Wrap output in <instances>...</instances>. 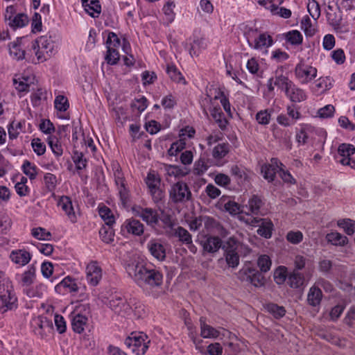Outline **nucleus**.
<instances>
[{
    "mask_svg": "<svg viewBox=\"0 0 355 355\" xmlns=\"http://www.w3.org/2000/svg\"><path fill=\"white\" fill-rule=\"evenodd\" d=\"M125 270L135 282L148 292L162 285L163 275L154 268L132 261L126 266Z\"/></svg>",
    "mask_w": 355,
    "mask_h": 355,
    "instance_id": "1",
    "label": "nucleus"
},
{
    "mask_svg": "<svg viewBox=\"0 0 355 355\" xmlns=\"http://www.w3.org/2000/svg\"><path fill=\"white\" fill-rule=\"evenodd\" d=\"M57 45L50 36L43 35L32 43V49L39 62H43L53 54Z\"/></svg>",
    "mask_w": 355,
    "mask_h": 355,
    "instance_id": "2",
    "label": "nucleus"
},
{
    "mask_svg": "<svg viewBox=\"0 0 355 355\" xmlns=\"http://www.w3.org/2000/svg\"><path fill=\"white\" fill-rule=\"evenodd\" d=\"M244 35L250 47L256 50H262L272 46L273 40L266 33H259L257 28H247Z\"/></svg>",
    "mask_w": 355,
    "mask_h": 355,
    "instance_id": "3",
    "label": "nucleus"
},
{
    "mask_svg": "<svg viewBox=\"0 0 355 355\" xmlns=\"http://www.w3.org/2000/svg\"><path fill=\"white\" fill-rule=\"evenodd\" d=\"M200 105L206 116H208L207 110H209L211 116L221 129H224L226 127L227 121L224 117L220 107L214 105L213 98L207 95L201 101Z\"/></svg>",
    "mask_w": 355,
    "mask_h": 355,
    "instance_id": "4",
    "label": "nucleus"
},
{
    "mask_svg": "<svg viewBox=\"0 0 355 355\" xmlns=\"http://www.w3.org/2000/svg\"><path fill=\"white\" fill-rule=\"evenodd\" d=\"M150 340L142 332L132 333L125 340V345L136 355H144L148 348Z\"/></svg>",
    "mask_w": 355,
    "mask_h": 355,
    "instance_id": "5",
    "label": "nucleus"
},
{
    "mask_svg": "<svg viewBox=\"0 0 355 355\" xmlns=\"http://www.w3.org/2000/svg\"><path fill=\"white\" fill-rule=\"evenodd\" d=\"M238 277L241 281L249 282L255 287H261L266 284V278L254 268H242L238 272Z\"/></svg>",
    "mask_w": 355,
    "mask_h": 355,
    "instance_id": "6",
    "label": "nucleus"
},
{
    "mask_svg": "<svg viewBox=\"0 0 355 355\" xmlns=\"http://www.w3.org/2000/svg\"><path fill=\"white\" fill-rule=\"evenodd\" d=\"M318 70L315 67L304 62L296 64L295 76L300 84L306 85L311 83L317 76Z\"/></svg>",
    "mask_w": 355,
    "mask_h": 355,
    "instance_id": "7",
    "label": "nucleus"
},
{
    "mask_svg": "<svg viewBox=\"0 0 355 355\" xmlns=\"http://www.w3.org/2000/svg\"><path fill=\"white\" fill-rule=\"evenodd\" d=\"M245 222L253 227H259L257 234L266 239H269L272 236L273 224L270 219L259 217H248Z\"/></svg>",
    "mask_w": 355,
    "mask_h": 355,
    "instance_id": "8",
    "label": "nucleus"
},
{
    "mask_svg": "<svg viewBox=\"0 0 355 355\" xmlns=\"http://www.w3.org/2000/svg\"><path fill=\"white\" fill-rule=\"evenodd\" d=\"M191 193L187 184L183 182L173 184L169 191V198L174 203L184 202L190 200Z\"/></svg>",
    "mask_w": 355,
    "mask_h": 355,
    "instance_id": "9",
    "label": "nucleus"
},
{
    "mask_svg": "<svg viewBox=\"0 0 355 355\" xmlns=\"http://www.w3.org/2000/svg\"><path fill=\"white\" fill-rule=\"evenodd\" d=\"M355 153V147L350 144H341L338 148V155L336 157L337 162L343 166H349L355 168V160L351 156Z\"/></svg>",
    "mask_w": 355,
    "mask_h": 355,
    "instance_id": "10",
    "label": "nucleus"
},
{
    "mask_svg": "<svg viewBox=\"0 0 355 355\" xmlns=\"http://www.w3.org/2000/svg\"><path fill=\"white\" fill-rule=\"evenodd\" d=\"M110 308L118 315L126 317L131 313V307L127 300L120 295H114L109 301Z\"/></svg>",
    "mask_w": 355,
    "mask_h": 355,
    "instance_id": "11",
    "label": "nucleus"
},
{
    "mask_svg": "<svg viewBox=\"0 0 355 355\" xmlns=\"http://www.w3.org/2000/svg\"><path fill=\"white\" fill-rule=\"evenodd\" d=\"M121 231L123 235L141 236L144 234V226L139 220L131 218L122 224Z\"/></svg>",
    "mask_w": 355,
    "mask_h": 355,
    "instance_id": "12",
    "label": "nucleus"
},
{
    "mask_svg": "<svg viewBox=\"0 0 355 355\" xmlns=\"http://www.w3.org/2000/svg\"><path fill=\"white\" fill-rule=\"evenodd\" d=\"M87 282L92 286H97L102 279V269L96 261L90 262L86 268Z\"/></svg>",
    "mask_w": 355,
    "mask_h": 355,
    "instance_id": "13",
    "label": "nucleus"
},
{
    "mask_svg": "<svg viewBox=\"0 0 355 355\" xmlns=\"http://www.w3.org/2000/svg\"><path fill=\"white\" fill-rule=\"evenodd\" d=\"M283 164L277 158H272L270 163L264 164L261 167V173L266 180L272 182L275 180L276 173L279 172Z\"/></svg>",
    "mask_w": 355,
    "mask_h": 355,
    "instance_id": "14",
    "label": "nucleus"
},
{
    "mask_svg": "<svg viewBox=\"0 0 355 355\" xmlns=\"http://www.w3.org/2000/svg\"><path fill=\"white\" fill-rule=\"evenodd\" d=\"M136 215L140 217L150 227H154L159 223V214L155 209L152 208L139 207V209L136 212Z\"/></svg>",
    "mask_w": 355,
    "mask_h": 355,
    "instance_id": "15",
    "label": "nucleus"
},
{
    "mask_svg": "<svg viewBox=\"0 0 355 355\" xmlns=\"http://www.w3.org/2000/svg\"><path fill=\"white\" fill-rule=\"evenodd\" d=\"M147 248L150 254L158 261H163L166 258V249L160 240L150 239L147 243Z\"/></svg>",
    "mask_w": 355,
    "mask_h": 355,
    "instance_id": "16",
    "label": "nucleus"
},
{
    "mask_svg": "<svg viewBox=\"0 0 355 355\" xmlns=\"http://www.w3.org/2000/svg\"><path fill=\"white\" fill-rule=\"evenodd\" d=\"M17 299L13 291L0 295V313L17 307Z\"/></svg>",
    "mask_w": 355,
    "mask_h": 355,
    "instance_id": "17",
    "label": "nucleus"
},
{
    "mask_svg": "<svg viewBox=\"0 0 355 355\" xmlns=\"http://www.w3.org/2000/svg\"><path fill=\"white\" fill-rule=\"evenodd\" d=\"M71 327L73 331L81 334L84 331L88 318L85 315L78 313L77 311L71 314Z\"/></svg>",
    "mask_w": 355,
    "mask_h": 355,
    "instance_id": "18",
    "label": "nucleus"
},
{
    "mask_svg": "<svg viewBox=\"0 0 355 355\" xmlns=\"http://www.w3.org/2000/svg\"><path fill=\"white\" fill-rule=\"evenodd\" d=\"M54 107L57 110V115L62 119H69V114L66 111L69 107V103L66 96L58 95L54 100Z\"/></svg>",
    "mask_w": 355,
    "mask_h": 355,
    "instance_id": "19",
    "label": "nucleus"
},
{
    "mask_svg": "<svg viewBox=\"0 0 355 355\" xmlns=\"http://www.w3.org/2000/svg\"><path fill=\"white\" fill-rule=\"evenodd\" d=\"M263 205V202L262 199L257 195H253L249 198L248 203L244 207L245 209V212L248 216L258 215L260 214V210Z\"/></svg>",
    "mask_w": 355,
    "mask_h": 355,
    "instance_id": "20",
    "label": "nucleus"
},
{
    "mask_svg": "<svg viewBox=\"0 0 355 355\" xmlns=\"http://www.w3.org/2000/svg\"><path fill=\"white\" fill-rule=\"evenodd\" d=\"M58 205L64 211L71 223H74L77 221V216L74 211L72 202L68 196H62L58 202Z\"/></svg>",
    "mask_w": 355,
    "mask_h": 355,
    "instance_id": "21",
    "label": "nucleus"
},
{
    "mask_svg": "<svg viewBox=\"0 0 355 355\" xmlns=\"http://www.w3.org/2000/svg\"><path fill=\"white\" fill-rule=\"evenodd\" d=\"M286 95L294 103H300L306 99V92L301 88L297 87L293 83H291L286 90Z\"/></svg>",
    "mask_w": 355,
    "mask_h": 355,
    "instance_id": "22",
    "label": "nucleus"
},
{
    "mask_svg": "<svg viewBox=\"0 0 355 355\" xmlns=\"http://www.w3.org/2000/svg\"><path fill=\"white\" fill-rule=\"evenodd\" d=\"M200 336L204 338H217L220 335V331L206 323V318L201 317L200 318Z\"/></svg>",
    "mask_w": 355,
    "mask_h": 355,
    "instance_id": "23",
    "label": "nucleus"
},
{
    "mask_svg": "<svg viewBox=\"0 0 355 355\" xmlns=\"http://www.w3.org/2000/svg\"><path fill=\"white\" fill-rule=\"evenodd\" d=\"M10 258L16 264L23 266L31 261V255L25 250H17L11 252Z\"/></svg>",
    "mask_w": 355,
    "mask_h": 355,
    "instance_id": "24",
    "label": "nucleus"
},
{
    "mask_svg": "<svg viewBox=\"0 0 355 355\" xmlns=\"http://www.w3.org/2000/svg\"><path fill=\"white\" fill-rule=\"evenodd\" d=\"M21 39H17L16 42H11L8 45L9 54L10 57L17 61L25 59L26 52L21 45Z\"/></svg>",
    "mask_w": 355,
    "mask_h": 355,
    "instance_id": "25",
    "label": "nucleus"
},
{
    "mask_svg": "<svg viewBox=\"0 0 355 355\" xmlns=\"http://www.w3.org/2000/svg\"><path fill=\"white\" fill-rule=\"evenodd\" d=\"M203 250L209 253L217 252L221 247L222 241L218 236H209L201 241Z\"/></svg>",
    "mask_w": 355,
    "mask_h": 355,
    "instance_id": "26",
    "label": "nucleus"
},
{
    "mask_svg": "<svg viewBox=\"0 0 355 355\" xmlns=\"http://www.w3.org/2000/svg\"><path fill=\"white\" fill-rule=\"evenodd\" d=\"M82 5L91 17H98L101 12V6L98 0H82Z\"/></svg>",
    "mask_w": 355,
    "mask_h": 355,
    "instance_id": "27",
    "label": "nucleus"
},
{
    "mask_svg": "<svg viewBox=\"0 0 355 355\" xmlns=\"http://www.w3.org/2000/svg\"><path fill=\"white\" fill-rule=\"evenodd\" d=\"M216 223L214 218L209 216L196 217L190 221L189 228L192 231H196L199 230L202 223L205 224L206 227H209V226H214Z\"/></svg>",
    "mask_w": 355,
    "mask_h": 355,
    "instance_id": "28",
    "label": "nucleus"
},
{
    "mask_svg": "<svg viewBox=\"0 0 355 355\" xmlns=\"http://www.w3.org/2000/svg\"><path fill=\"white\" fill-rule=\"evenodd\" d=\"M322 297V293L320 288L315 284L310 288L307 295V302L309 305L316 306L320 304Z\"/></svg>",
    "mask_w": 355,
    "mask_h": 355,
    "instance_id": "29",
    "label": "nucleus"
},
{
    "mask_svg": "<svg viewBox=\"0 0 355 355\" xmlns=\"http://www.w3.org/2000/svg\"><path fill=\"white\" fill-rule=\"evenodd\" d=\"M31 324L37 331V334L42 336L43 331L46 329H50L52 323L46 317L38 316L32 320Z\"/></svg>",
    "mask_w": 355,
    "mask_h": 355,
    "instance_id": "30",
    "label": "nucleus"
},
{
    "mask_svg": "<svg viewBox=\"0 0 355 355\" xmlns=\"http://www.w3.org/2000/svg\"><path fill=\"white\" fill-rule=\"evenodd\" d=\"M288 284L294 288H298L305 283L304 275L298 271L294 270L288 276Z\"/></svg>",
    "mask_w": 355,
    "mask_h": 355,
    "instance_id": "31",
    "label": "nucleus"
},
{
    "mask_svg": "<svg viewBox=\"0 0 355 355\" xmlns=\"http://www.w3.org/2000/svg\"><path fill=\"white\" fill-rule=\"evenodd\" d=\"M35 277V268L29 266L28 269L20 275L19 284L24 288L30 286L34 282Z\"/></svg>",
    "mask_w": 355,
    "mask_h": 355,
    "instance_id": "32",
    "label": "nucleus"
},
{
    "mask_svg": "<svg viewBox=\"0 0 355 355\" xmlns=\"http://www.w3.org/2000/svg\"><path fill=\"white\" fill-rule=\"evenodd\" d=\"M283 69L282 68L277 69L276 71V76L274 80V85L277 86L278 87L286 90L293 83L291 80L288 79L287 76L282 75Z\"/></svg>",
    "mask_w": 355,
    "mask_h": 355,
    "instance_id": "33",
    "label": "nucleus"
},
{
    "mask_svg": "<svg viewBox=\"0 0 355 355\" xmlns=\"http://www.w3.org/2000/svg\"><path fill=\"white\" fill-rule=\"evenodd\" d=\"M28 17L27 15L19 13L17 14L15 17L12 18L10 21L8 22V26L13 30L19 28H22L28 24Z\"/></svg>",
    "mask_w": 355,
    "mask_h": 355,
    "instance_id": "34",
    "label": "nucleus"
},
{
    "mask_svg": "<svg viewBox=\"0 0 355 355\" xmlns=\"http://www.w3.org/2000/svg\"><path fill=\"white\" fill-rule=\"evenodd\" d=\"M24 292L28 297H41L46 292V286L42 284H39L24 288Z\"/></svg>",
    "mask_w": 355,
    "mask_h": 355,
    "instance_id": "35",
    "label": "nucleus"
},
{
    "mask_svg": "<svg viewBox=\"0 0 355 355\" xmlns=\"http://www.w3.org/2000/svg\"><path fill=\"white\" fill-rule=\"evenodd\" d=\"M225 259L230 267L236 268L239 263V256L236 249L232 247L225 250Z\"/></svg>",
    "mask_w": 355,
    "mask_h": 355,
    "instance_id": "36",
    "label": "nucleus"
},
{
    "mask_svg": "<svg viewBox=\"0 0 355 355\" xmlns=\"http://www.w3.org/2000/svg\"><path fill=\"white\" fill-rule=\"evenodd\" d=\"M21 170L30 180H35L38 173V168L28 160H25L21 166Z\"/></svg>",
    "mask_w": 355,
    "mask_h": 355,
    "instance_id": "37",
    "label": "nucleus"
},
{
    "mask_svg": "<svg viewBox=\"0 0 355 355\" xmlns=\"http://www.w3.org/2000/svg\"><path fill=\"white\" fill-rule=\"evenodd\" d=\"M112 225H103L99 230L101 240L105 243H111L114 241V232Z\"/></svg>",
    "mask_w": 355,
    "mask_h": 355,
    "instance_id": "38",
    "label": "nucleus"
},
{
    "mask_svg": "<svg viewBox=\"0 0 355 355\" xmlns=\"http://www.w3.org/2000/svg\"><path fill=\"white\" fill-rule=\"evenodd\" d=\"M98 214L104 220L105 225H113L115 223L114 216L110 208L106 206L99 207Z\"/></svg>",
    "mask_w": 355,
    "mask_h": 355,
    "instance_id": "39",
    "label": "nucleus"
},
{
    "mask_svg": "<svg viewBox=\"0 0 355 355\" xmlns=\"http://www.w3.org/2000/svg\"><path fill=\"white\" fill-rule=\"evenodd\" d=\"M173 236L178 237L179 241L184 244H191L192 236L191 234L182 227L175 229Z\"/></svg>",
    "mask_w": 355,
    "mask_h": 355,
    "instance_id": "40",
    "label": "nucleus"
},
{
    "mask_svg": "<svg viewBox=\"0 0 355 355\" xmlns=\"http://www.w3.org/2000/svg\"><path fill=\"white\" fill-rule=\"evenodd\" d=\"M327 239L333 245L340 246H343L348 242L347 236L336 232L328 234L327 235Z\"/></svg>",
    "mask_w": 355,
    "mask_h": 355,
    "instance_id": "41",
    "label": "nucleus"
},
{
    "mask_svg": "<svg viewBox=\"0 0 355 355\" xmlns=\"http://www.w3.org/2000/svg\"><path fill=\"white\" fill-rule=\"evenodd\" d=\"M272 110L266 109L259 111L255 115L257 123L262 125H267L270 123Z\"/></svg>",
    "mask_w": 355,
    "mask_h": 355,
    "instance_id": "42",
    "label": "nucleus"
},
{
    "mask_svg": "<svg viewBox=\"0 0 355 355\" xmlns=\"http://www.w3.org/2000/svg\"><path fill=\"white\" fill-rule=\"evenodd\" d=\"M285 39L292 45H300L302 43L303 36L299 31L293 30L285 34Z\"/></svg>",
    "mask_w": 355,
    "mask_h": 355,
    "instance_id": "43",
    "label": "nucleus"
},
{
    "mask_svg": "<svg viewBox=\"0 0 355 355\" xmlns=\"http://www.w3.org/2000/svg\"><path fill=\"white\" fill-rule=\"evenodd\" d=\"M265 309L272 314L275 318H282L285 313L286 310L284 306H279L274 303H269L265 306Z\"/></svg>",
    "mask_w": 355,
    "mask_h": 355,
    "instance_id": "44",
    "label": "nucleus"
},
{
    "mask_svg": "<svg viewBox=\"0 0 355 355\" xmlns=\"http://www.w3.org/2000/svg\"><path fill=\"white\" fill-rule=\"evenodd\" d=\"M24 124V121H19L17 123L12 121L8 128L9 138L10 139H16L19 133L23 131V126Z\"/></svg>",
    "mask_w": 355,
    "mask_h": 355,
    "instance_id": "45",
    "label": "nucleus"
},
{
    "mask_svg": "<svg viewBox=\"0 0 355 355\" xmlns=\"http://www.w3.org/2000/svg\"><path fill=\"white\" fill-rule=\"evenodd\" d=\"M15 89L19 92H28L31 82L28 77L21 76L13 79Z\"/></svg>",
    "mask_w": 355,
    "mask_h": 355,
    "instance_id": "46",
    "label": "nucleus"
},
{
    "mask_svg": "<svg viewBox=\"0 0 355 355\" xmlns=\"http://www.w3.org/2000/svg\"><path fill=\"white\" fill-rule=\"evenodd\" d=\"M207 47L206 42L202 38H198L195 40L191 44V49L189 50L190 55L193 56H198L200 53L205 49Z\"/></svg>",
    "mask_w": 355,
    "mask_h": 355,
    "instance_id": "47",
    "label": "nucleus"
},
{
    "mask_svg": "<svg viewBox=\"0 0 355 355\" xmlns=\"http://www.w3.org/2000/svg\"><path fill=\"white\" fill-rule=\"evenodd\" d=\"M288 276L287 268L285 266H279L275 269L273 274L274 281L279 285L283 284Z\"/></svg>",
    "mask_w": 355,
    "mask_h": 355,
    "instance_id": "48",
    "label": "nucleus"
},
{
    "mask_svg": "<svg viewBox=\"0 0 355 355\" xmlns=\"http://www.w3.org/2000/svg\"><path fill=\"white\" fill-rule=\"evenodd\" d=\"M175 7V3H174V1H173L171 0H168L164 5L162 10L164 13V15L166 16V20L169 23H171L175 19V14L173 10Z\"/></svg>",
    "mask_w": 355,
    "mask_h": 355,
    "instance_id": "49",
    "label": "nucleus"
},
{
    "mask_svg": "<svg viewBox=\"0 0 355 355\" xmlns=\"http://www.w3.org/2000/svg\"><path fill=\"white\" fill-rule=\"evenodd\" d=\"M301 28L307 37H311L315 35L316 30L312 25L310 18L308 16L303 17L301 21Z\"/></svg>",
    "mask_w": 355,
    "mask_h": 355,
    "instance_id": "50",
    "label": "nucleus"
},
{
    "mask_svg": "<svg viewBox=\"0 0 355 355\" xmlns=\"http://www.w3.org/2000/svg\"><path fill=\"white\" fill-rule=\"evenodd\" d=\"M275 3H272L270 6V10L272 15H278L284 19H288L291 16V10L284 7L279 8Z\"/></svg>",
    "mask_w": 355,
    "mask_h": 355,
    "instance_id": "51",
    "label": "nucleus"
},
{
    "mask_svg": "<svg viewBox=\"0 0 355 355\" xmlns=\"http://www.w3.org/2000/svg\"><path fill=\"white\" fill-rule=\"evenodd\" d=\"M229 152V144L223 143L219 144L213 149L212 155L216 159L224 157Z\"/></svg>",
    "mask_w": 355,
    "mask_h": 355,
    "instance_id": "52",
    "label": "nucleus"
},
{
    "mask_svg": "<svg viewBox=\"0 0 355 355\" xmlns=\"http://www.w3.org/2000/svg\"><path fill=\"white\" fill-rule=\"evenodd\" d=\"M338 225L343 228L348 235H351L355 232V221L351 219L340 220L338 221Z\"/></svg>",
    "mask_w": 355,
    "mask_h": 355,
    "instance_id": "53",
    "label": "nucleus"
},
{
    "mask_svg": "<svg viewBox=\"0 0 355 355\" xmlns=\"http://www.w3.org/2000/svg\"><path fill=\"white\" fill-rule=\"evenodd\" d=\"M146 183L150 190L160 187V178L154 172H150L146 179Z\"/></svg>",
    "mask_w": 355,
    "mask_h": 355,
    "instance_id": "54",
    "label": "nucleus"
},
{
    "mask_svg": "<svg viewBox=\"0 0 355 355\" xmlns=\"http://www.w3.org/2000/svg\"><path fill=\"white\" fill-rule=\"evenodd\" d=\"M257 265L261 272H266L270 270L272 261L268 255H261L257 259Z\"/></svg>",
    "mask_w": 355,
    "mask_h": 355,
    "instance_id": "55",
    "label": "nucleus"
},
{
    "mask_svg": "<svg viewBox=\"0 0 355 355\" xmlns=\"http://www.w3.org/2000/svg\"><path fill=\"white\" fill-rule=\"evenodd\" d=\"M307 10L310 15L315 19L320 16V8L319 4L315 0H309Z\"/></svg>",
    "mask_w": 355,
    "mask_h": 355,
    "instance_id": "56",
    "label": "nucleus"
},
{
    "mask_svg": "<svg viewBox=\"0 0 355 355\" xmlns=\"http://www.w3.org/2000/svg\"><path fill=\"white\" fill-rule=\"evenodd\" d=\"M44 182L49 191L53 192L57 185L56 176L52 173H47L44 176Z\"/></svg>",
    "mask_w": 355,
    "mask_h": 355,
    "instance_id": "57",
    "label": "nucleus"
},
{
    "mask_svg": "<svg viewBox=\"0 0 355 355\" xmlns=\"http://www.w3.org/2000/svg\"><path fill=\"white\" fill-rule=\"evenodd\" d=\"M32 235L37 239L44 241L49 240L51 236V233L42 227L33 228Z\"/></svg>",
    "mask_w": 355,
    "mask_h": 355,
    "instance_id": "58",
    "label": "nucleus"
},
{
    "mask_svg": "<svg viewBox=\"0 0 355 355\" xmlns=\"http://www.w3.org/2000/svg\"><path fill=\"white\" fill-rule=\"evenodd\" d=\"M60 286H62L68 289L70 293L77 292L78 286L76 281L69 277H65L59 284Z\"/></svg>",
    "mask_w": 355,
    "mask_h": 355,
    "instance_id": "59",
    "label": "nucleus"
},
{
    "mask_svg": "<svg viewBox=\"0 0 355 355\" xmlns=\"http://www.w3.org/2000/svg\"><path fill=\"white\" fill-rule=\"evenodd\" d=\"M107 55L105 60L110 64H114L119 60V54L117 50L112 46H107Z\"/></svg>",
    "mask_w": 355,
    "mask_h": 355,
    "instance_id": "60",
    "label": "nucleus"
},
{
    "mask_svg": "<svg viewBox=\"0 0 355 355\" xmlns=\"http://www.w3.org/2000/svg\"><path fill=\"white\" fill-rule=\"evenodd\" d=\"M213 99H214V101L217 99H219L220 101V103L222 104V105L223 107L224 110L227 113H229V114L230 113V112H231L230 103L229 102L228 98L225 96L223 92L218 90Z\"/></svg>",
    "mask_w": 355,
    "mask_h": 355,
    "instance_id": "61",
    "label": "nucleus"
},
{
    "mask_svg": "<svg viewBox=\"0 0 355 355\" xmlns=\"http://www.w3.org/2000/svg\"><path fill=\"white\" fill-rule=\"evenodd\" d=\"M166 72L171 80L173 81L180 83L184 80V78L181 73L176 69L173 65H168L166 68Z\"/></svg>",
    "mask_w": 355,
    "mask_h": 355,
    "instance_id": "62",
    "label": "nucleus"
},
{
    "mask_svg": "<svg viewBox=\"0 0 355 355\" xmlns=\"http://www.w3.org/2000/svg\"><path fill=\"white\" fill-rule=\"evenodd\" d=\"M73 159L78 170H82L86 167L87 159L84 158L83 153L78 151L74 152Z\"/></svg>",
    "mask_w": 355,
    "mask_h": 355,
    "instance_id": "63",
    "label": "nucleus"
},
{
    "mask_svg": "<svg viewBox=\"0 0 355 355\" xmlns=\"http://www.w3.org/2000/svg\"><path fill=\"white\" fill-rule=\"evenodd\" d=\"M31 146L33 151L39 156L44 154L46 146L39 138H35L31 141Z\"/></svg>",
    "mask_w": 355,
    "mask_h": 355,
    "instance_id": "64",
    "label": "nucleus"
}]
</instances>
